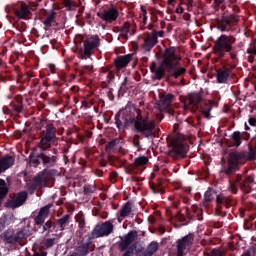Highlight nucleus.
I'll use <instances>...</instances> for the list:
<instances>
[{"label": "nucleus", "instance_id": "obj_55", "mask_svg": "<svg viewBox=\"0 0 256 256\" xmlns=\"http://www.w3.org/2000/svg\"><path fill=\"white\" fill-rule=\"evenodd\" d=\"M84 69H89V71H91V69H93V67H91V66H84Z\"/></svg>", "mask_w": 256, "mask_h": 256}, {"label": "nucleus", "instance_id": "obj_43", "mask_svg": "<svg viewBox=\"0 0 256 256\" xmlns=\"http://www.w3.org/2000/svg\"><path fill=\"white\" fill-rule=\"evenodd\" d=\"M230 189H231L232 193H237V190L235 189V184H231Z\"/></svg>", "mask_w": 256, "mask_h": 256}, {"label": "nucleus", "instance_id": "obj_36", "mask_svg": "<svg viewBox=\"0 0 256 256\" xmlns=\"http://www.w3.org/2000/svg\"><path fill=\"white\" fill-rule=\"evenodd\" d=\"M117 143H119V140H113V141H111V142L107 145L106 149H113V147H115V146L117 145Z\"/></svg>", "mask_w": 256, "mask_h": 256}, {"label": "nucleus", "instance_id": "obj_20", "mask_svg": "<svg viewBox=\"0 0 256 256\" xmlns=\"http://www.w3.org/2000/svg\"><path fill=\"white\" fill-rule=\"evenodd\" d=\"M30 13L31 12L29 11V7L25 4H21L20 9L15 10V14L18 17V19H27Z\"/></svg>", "mask_w": 256, "mask_h": 256}, {"label": "nucleus", "instance_id": "obj_23", "mask_svg": "<svg viewBox=\"0 0 256 256\" xmlns=\"http://www.w3.org/2000/svg\"><path fill=\"white\" fill-rule=\"evenodd\" d=\"M147 163H149V158H147V156H139L134 160V165L136 167H143V165H147Z\"/></svg>", "mask_w": 256, "mask_h": 256}, {"label": "nucleus", "instance_id": "obj_58", "mask_svg": "<svg viewBox=\"0 0 256 256\" xmlns=\"http://www.w3.org/2000/svg\"><path fill=\"white\" fill-rule=\"evenodd\" d=\"M160 37L163 35V32H159Z\"/></svg>", "mask_w": 256, "mask_h": 256}, {"label": "nucleus", "instance_id": "obj_8", "mask_svg": "<svg viewBox=\"0 0 256 256\" xmlns=\"http://www.w3.org/2000/svg\"><path fill=\"white\" fill-rule=\"evenodd\" d=\"M113 232V224L111 222H105L100 226H96L92 232L93 237H105Z\"/></svg>", "mask_w": 256, "mask_h": 256}, {"label": "nucleus", "instance_id": "obj_28", "mask_svg": "<svg viewBox=\"0 0 256 256\" xmlns=\"http://www.w3.org/2000/svg\"><path fill=\"white\" fill-rule=\"evenodd\" d=\"M46 181H47V174H45V173L40 174L36 178V185L43 187L45 185Z\"/></svg>", "mask_w": 256, "mask_h": 256}, {"label": "nucleus", "instance_id": "obj_40", "mask_svg": "<svg viewBox=\"0 0 256 256\" xmlns=\"http://www.w3.org/2000/svg\"><path fill=\"white\" fill-rule=\"evenodd\" d=\"M147 13V11L145 10V8H141V17H143V21H145V19H147V16H145V14Z\"/></svg>", "mask_w": 256, "mask_h": 256}, {"label": "nucleus", "instance_id": "obj_30", "mask_svg": "<svg viewBox=\"0 0 256 256\" xmlns=\"http://www.w3.org/2000/svg\"><path fill=\"white\" fill-rule=\"evenodd\" d=\"M131 213V205L126 204L123 206V208L120 210L121 217H127Z\"/></svg>", "mask_w": 256, "mask_h": 256}, {"label": "nucleus", "instance_id": "obj_38", "mask_svg": "<svg viewBox=\"0 0 256 256\" xmlns=\"http://www.w3.org/2000/svg\"><path fill=\"white\" fill-rule=\"evenodd\" d=\"M133 145L134 147H139V135L134 136Z\"/></svg>", "mask_w": 256, "mask_h": 256}, {"label": "nucleus", "instance_id": "obj_51", "mask_svg": "<svg viewBox=\"0 0 256 256\" xmlns=\"http://www.w3.org/2000/svg\"><path fill=\"white\" fill-rule=\"evenodd\" d=\"M216 5H221L223 3V0H215Z\"/></svg>", "mask_w": 256, "mask_h": 256}, {"label": "nucleus", "instance_id": "obj_4", "mask_svg": "<svg viewBox=\"0 0 256 256\" xmlns=\"http://www.w3.org/2000/svg\"><path fill=\"white\" fill-rule=\"evenodd\" d=\"M99 47V38L97 36H90L84 42V54L80 55L81 59H86V57H91L93 55V51Z\"/></svg>", "mask_w": 256, "mask_h": 256}, {"label": "nucleus", "instance_id": "obj_37", "mask_svg": "<svg viewBox=\"0 0 256 256\" xmlns=\"http://www.w3.org/2000/svg\"><path fill=\"white\" fill-rule=\"evenodd\" d=\"M210 256H223V254H221V250L214 249V250H212Z\"/></svg>", "mask_w": 256, "mask_h": 256}, {"label": "nucleus", "instance_id": "obj_48", "mask_svg": "<svg viewBox=\"0 0 256 256\" xmlns=\"http://www.w3.org/2000/svg\"><path fill=\"white\" fill-rule=\"evenodd\" d=\"M85 191H87V193H93L95 191V187H92L91 190H87V188H85Z\"/></svg>", "mask_w": 256, "mask_h": 256}, {"label": "nucleus", "instance_id": "obj_7", "mask_svg": "<svg viewBox=\"0 0 256 256\" xmlns=\"http://www.w3.org/2000/svg\"><path fill=\"white\" fill-rule=\"evenodd\" d=\"M189 151V146L181 139H176L172 143V153H175L178 157H185Z\"/></svg>", "mask_w": 256, "mask_h": 256}, {"label": "nucleus", "instance_id": "obj_42", "mask_svg": "<svg viewBox=\"0 0 256 256\" xmlns=\"http://www.w3.org/2000/svg\"><path fill=\"white\" fill-rule=\"evenodd\" d=\"M51 225L52 223L51 222H47L44 226V229L47 230V229H51Z\"/></svg>", "mask_w": 256, "mask_h": 256}, {"label": "nucleus", "instance_id": "obj_21", "mask_svg": "<svg viewBox=\"0 0 256 256\" xmlns=\"http://www.w3.org/2000/svg\"><path fill=\"white\" fill-rule=\"evenodd\" d=\"M135 237H137V232H130V233H128L127 236L124 237V239L121 242L122 249H127V246L130 243H133V241H135Z\"/></svg>", "mask_w": 256, "mask_h": 256}, {"label": "nucleus", "instance_id": "obj_26", "mask_svg": "<svg viewBox=\"0 0 256 256\" xmlns=\"http://www.w3.org/2000/svg\"><path fill=\"white\" fill-rule=\"evenodd\" d=\"M51 141H53L52 138H47V136H43L40 141L41 149H49V147H51Z\"/></svg>", "mask_w": 256, "mask_h": 256}, {"label": "nucleus", "instance_id": "obj_14", "mask_svg": "<svg viewBox=\"0 0 256 256\" xmlns=\"http://www.w3.org/2000/svg\"><path fill=\"white\" fill-rule=\"evenodd\" d=\"M173 101V96L171 94L162 96L158 103L159 111H167Z\"/></svg>", "mask_w": 256, "mask_h": 256}, {"label": "nucleus", "instance_id": "obj_50", "mask_svg": "<svg viewBox=\"0 0 256 256\" xmlns=\"http://www.w3.org/2000/svg\"><path fill=\"white\" fill-rule=\"evenodd\" d=\"M242 256H253V254H251V251H248V252L244 253Z\"/></svg>", "mask_w": 256, "mask_h": 256}, {"label": "nucleus", "instance_id": "obj_56", "mask_svg": "<svg viewBox=\"0 0 256 256\" xmlns=\"http://www.w3.org/2000/svg\"><path fill=\"white\" fill-rule=\"evenodd\" d=\"M79 225H80V227H83V225H85V222H83V220H82L79 222Z\"/></svg>", "mask_w": 256, "mask_h": 256}, {"label": "nucleus", "instance_id": "obj_60", "mask_svg": "<svg viewBox=\"0 0 256 256\" xmlns=\"http://www.w3.org/2000/svg\"><path fill=\"white\" fill-rule=\"evenodd\" d=\"M2 225L0 224V229H1Z\"/></svg>", "mask_w": 256, "mask_h": 256}, {"label": "nucleus", "instance_id": "obj_22", "mask_svg": "<svg viewBox=\"0 0 256 256\" xmlns=\"http://www.w3.org/2000/svg\"><path fill=\"white\" fill-rule=\"evenodd\" d=\"M43 136L49 139H55V126L49 124L46 128V131L43 132Z\"/></svg>", "mask_w": 256, "mask_h": 256}, {"label": "nucleus", "instance_id": "obj_29", "mask_svg": "<svg viewBox=\"0 0 256 256\" xmlns=\"http://www.w3.org/2000/svg\"><path fill=\"white\" fill-rule=\"evenodd\" d=\"M210 111H211V101H207L205 102V106L202 107V113L205 117L209 118Z\"/></svg>", "mask_w": 256, "mask_h": 256}, {"label": "nucleus", "instance_id": "obj_53", "mask_svg": "<svg viewBox=\"0 0 256 256\" xmlns=\"http://www.w3.org/2000/svg\"><path fill=\"white\" fill-rule=\"evenodd\" d=\"M176 13H183V8L176 9Z\"/></svg>", "mask_w": 256, "mask_h": 256}, {"label": "nucleus", "instance_id": "obj_17", "mask_svg": "<svg viewBox=\"0 0 256 256\" xmlns=\"http://www.w3.org/2000/svg\"><path fill=\"white\" fill-rule=\"evenodd\" d=\"M15 163V158L13 156H6L0 160V173L7 171L9 167H13Z\"/></svg>", "mask_w": 256, "mask_h": 256}, {"label": "nucleus", "instance_id": "obj_35", "mask_svg": "<svg viewBox=\"0 0 256 256\" xmlns=\"http://www.w3.org/2000/svg\"><path fill=\"white\" fill-rule=\"evenodd\" d=\"M7 187L2 186L0 187V199H3V197H5V195H7ZM0 206H1V201H0Z\"/></svg>", "mask_w": 256, "mask_h": 256}, {"label": "nucleus", "instance_id": "obj_16", "mask_svg": "<svg viewBox=\"0 0 256 256\" xmlns=\"http://www.w3.org/2000/svg\"><path fill=\"white\" fill-rule=\"evenodd\" d=\"M157 44V34H150L144 39L143 49L145 51H151Z\"/></svg>", "mask_w": 256, "mask_h": 256}, {"label": "nucleus", "instance_id": "obj_6", "mask_svg": "<svg viewBox=\"0 0 256 256\" xmlns=\"http://www.w3.org/2000/svg\"><path fill=\"white\" fill-rule=\"evenodd\" d=\"M42 161L46 167H51L55 163L54 156H46L45 154H41L40 156H32L30 155V165L31 167H37L39 162Z\"/></svg>", "mask_w": 256, "mask_h": 256}, {"label": "nucleus", "instance_id": "obj_27", "mask_svg": "<svg viewBox=\"0 0 256 256\" xmlns=\"http://www.w3.org/2000/svg\"><path fill=\"white\" fill-rule=\"evenodd\" d=\"M229 198L225 197L224 195L220 194L216 197L217 205H229Z\"/></svg>", "mask_w": 256, "mask_h": 256}, {"label": "nucleus", "instance_id": "obj_45", "mask_svg": "<svg viewBox=\"0 0 256 256\" xmlns=\"http://www.w3.org/2000/svg\"><path fill=\"white\" fill-rule=\"evenodd\" d=\"M248 53L251 54H255L256 53V49L252 48V49H248Z\"/></svg>", "mask_w": 256, "mask_h": 256}, {"label": "nucleus", "instance_id": "obj_57", "mask_svg": "<svg viewBox=\"0 0 256 256\" xmlns=\"http://www.w3.org/2000/svg\"><path fill=\"white\" fill-rule=\"evenodd\" d=\"M231 57H232V59H235L236 56H235V54H231Z\"/></svg>", "mask_w": 256, "mask_h": 256}, {"label": "nucleus", "instance_id": "obj_3", "mask_svg": "<svg viewBox=\"0 0 256 256\" xmlns=\"http://www.w3.org/2000/svg\"><path fill=\"white\" fill-rule=\"evenodd\" d=\"M235 39L231 36L222 35L215 42V51L219 57H225L233 49Z\"/></svg>", "mask_w": 256, "mask_h": 256}, {"label": "nucleus", "instance_id": "obj_2", "mask_svg": "<svg viewBox=\"0 0 256 256\" xmlns=\"http://www.w3.org/2000/svg\"><path fill=\"white\" fill-rule=\"evenodd\" d=\"M132 124L134 125L136 131L139 133H143L145 137H151L156 131L155 122L153 120H149V118H143L141 116H137L132 119Z\"/></svg>", "mask_w": 256, "mask_h": 256}, {"label": "nucleus", "instance_id": "obj_31", "mask_svg": "<svg viewBox=\"0 0 256 256\" xmlns=\"http://www.w3.org/2000/svg\"><path fill=\"white\" fill-rule=\"evenodd\" d=\"M67 223H69V216H64L62 217L59 221H58V225L60 227V229L63 231V229H65V227L67 226Z\"/></svg>", "mask_w": 256, "mask_h": 256}, {"label": "nucleus", "instance_id": "obj_47", "mask_svg": "<svg viewBox=\"0 0 256 256\" xmlns=\"http://www.w3.org/2000/svg\"><path fill=\"white\" fill-rule=\"evenodd\" d=\"M0 187H5V180L0 179Z\"/></svg>", "mask_w": 256, "mask_h": 256}, {"label": "nucleus", "instance_id": "obj_19", "mask_svg": "<svg viewBox=\"0 0 256 256\" xmlns=\"http://www.w3.org/2000/svg\"><path fill=\"white\" fill-rule=\"evenodd\" d=\"M230 75H231V71L227 68L219 70L217 72V81L219 83H227V81H229Z\"/></svg>", "mask_w": 256, "mask_h": 256}, {"label": "nucleus", "instance_id": "obj_1", "mask_svg": "<svg viewBox=\"0 0 256 256\" xmlns=\"http://www.w3.org/2000/svg\"><path fill=\"white\" fill-rule=\"evenodd\" d=\"M181 61V57L175 53V48H168L164 52L163 61L160 66H156L155 63H152L150 66L151 72L154 73L155 79H162L163 75H165V71L167 73H171L175 79L181 77V75H185V67L177 68L179 62Z\"/></svg>", "mask_w": 256, "mask_h": 256}, {"label": "nucleus", "instance_id": "obj_59", "mask_svg": "<svg viewBox=\"0 0 256 256\" xmlns=\"http://www.w3.org/2000/svg\"><path fill=\"white\" fill-rule=\"evenodd\" d=\"M155 193H159V190L155 191Z\"/></svg>", "mask_w": 256, "mask_h": 256}, {"label": "nucleus", "instance_id": "obj_5", "mask_svg": "<svg viewBox=\"0 0 256 256\" xmlns=\"http://www.w3.org/2000/svg\"><path fill=\"white\" fill-rule=\"evenodd\" d=\"M200 101H203V98L199 94H189L184 100V107L192 113H195Z\"/></svg>", "mask_w": 256, "mask_h": 256}, {"label": "nucleus", "instance_id": "obj_52", "mask_svg": "<svg viewBox=\"0 0 256 256\" xmlns=\"http://www.w3.org/2000/svg\"><path fill=\"white\" fill-rule=\"evenodd\" d=\"M177 0H168V5H173Z\"/></svg>", "mask_w": 256, "mask_h": 256}, {"label": "nucleus", "instance_id": "obj_12", "mask_svg": "<svg viewBox=\"0 0 256 256\" xmlns=\"http://www.w3.org/2000/svg\"><path fill=\"white\" fill-rule=\"evenodd\" d=\"M245 155L239 152H232L229 158L230 169H235V166L243 164Z\"/></svg>", "mask_w": 256, "mask_h": 256}, {"label": "nucleus", "instance_id": "obj_49", "mask_svg": "<svg viewBox=\"0 0 256 256\" xmlns=\"http://www.w3.org/2000/svg\"><path fill=\"white\" fill-rule=\"evenodd\" d=\"M231 21L237 22V16L231 15Z\"/></svg>", "mask_w": 256, "mask_h": 256}, {"label": "nucleus", "instance_id": "obj_9", "mask_svg": "<svg viewBox=\"0 0 256 256\" xmlns=\"http://www.w3.org/2000/svg\"><path fill=\"white\" fill-rule=\"evenodd\" d=\"M97 16L106 23H113V21H117V17H119V11H117L115 8H111L102 12H98Z\"/></svg>", "mask_w": 256, "mask_h": 256}, {"label": "nucleus", "instance_id": "obj_18", "mask_svg": "<svg viewBox=\"0 0 256 256\" xmlns=\"http://www.w3.org/2000/svg\"><path fill=\"white\" fill-rule=\"evenodd\" d=\"M130 61H131L130 54L126 56H121L115 60V66L117 67V69H123V67H127Z\"/></svg>", "mask_w": 256, "mask_h": 256}, {"label": "nucleus", "instance_id": "obj_39", "mask_svg": "<svg viewBox=\"0 0 256 256\" xmlns=\"http://www.w3.org/2000/svg\"><path fill=\"white\" fill-rule=\"evenodd\" d=\"M53 245V239H47L45 241V247H51Z\"/></svg>", "mask_w": 256, "mask_h": 256}, {"label": "nucleus", "instance_id": "obj_13", "mask_svg": "<svg viewBox=\"0 0 256 256\" xmlns=\"http://www.w3.org/2000/svg\"><path fill=\"white\" fill-rule=\"evenodd\" d=\"M132 35H135V26L129 22H125L121 28L120 36L124 39H129Z\"/></svg>", "mask_w": 256, "mask_h": 256}, {"label": "nucleus", "instance_id": "obj_25", "mask_svg": "<svg viewBox=\"0 0 256 256\" xmlns=\"http://www.w3.org/2000/svg\"><path fill=\"white\" fill-rule=\"evenodd\" d=\"M251 181H253V179L249 178L248 180L241 182L237 185H239V187L242 189V191H244V193H249V191H251Z\"/></svg>", "mask_w": 256, "mask_h": 256}, {"label": "nucleus", "instance_id": "obj_33", "mask_svg": "<svg viewBox=\"0 0 256 256\" xmlns=\"http://www.w3.org/2000/svg\"><path fill=\"white\" fill-rule=\"evenodd\" d=\"M157 249H159V245L155 242H152L148 247L149 254L153 255V253H155V251H157Z\"/></svg>", "mask_w": 256, "mask_h": 256}, {"label": "nucleus", "instance_id": "obj_41", "mask_svg": "<svg viewBox=\"0 0 256 256\" xmlns=\"http://www.w3.org/2000/svg\"><path fill=\"white\" fill-rule=\"evenodd\" d=\"M66 7H68L69 9H71V7H73V1H71V0H66Z\"/></svg>", "mask_w": 256, "mask_h": 256}, {"label": "nucleus", "instance_id": "obj_44", "mask_svg": "<svg viewBox=\"0 0 256 256\" xmlns=\"http://www.w3.org/2000/svg\"><path fill=\"white\" fill-rule=\"evenodd\" d=\"M255 123H256V119L255 118H250L249 119V124L250 125H255Z\"/></svg>", "mask_w": 256, "mask_h": 256}, {"label": "nucleus", "instance_id": "obj_15", "mask_svg": "<svg viewBox=\"0 0 256 256\" xmlns=\"http://www.w3.org/2000/svg\"><path fill=\"white\" fill-rule=\"evenodd\" d=\"M49 209H51V204H48L40 209L38 216L35 218L36 225H41V223H45V219L49 215Z\"/></svg>", "mask_w": 256, "mask_h": 256}, {"label": "nucleus", "instance_id": "obj_54", "mask_svg": "<svg viewBox=\"0 0 256 256\" xmlns=\"http://www.w3.org/2000/svg\"><path fill=\"white\" fill-rule=\"evenodd\" d=\"M82 107H85V109H87V102L83 101L82 102Z\"/></svg>", "mask_w": 256, "mask_h": 256}, {"label": "nucleus", "instance_id": "obj_46", "mask_svg": "<svg viewBox=\"0 0 256 256\" xmlns=\"http://www.w3.org/2000/svg\"><path fill=\"white\" fill-rule=\"evenodd\" d=\"M23 237H25V234H23V232H19L18 239H23Z\"/></svg>", "mask_w": 256, "mask_h": 256}, {"label": "nucleus", "instance_id": "obj_11", "mask_svg": "<svg viewBox=\"0 0 256 256\" xmlns=\"http://www.w3.org/2000/svg\"><path fill=\"white\" fill-rule=\"evenodd\" d=\"M193 243V235H188L178 241L177 249L178 256H183L185 249H187Z\"/></svg>", "mask_w": 256, "mask_h": 256}, {"label": "nucleus", "instance_id": "obj_10", "mask_svg": "<svg viewBox=\"0 0 256 256\" xmlns=\"http://www.w3.org/2000/svg\"><path fill=\"white\" fill-rule=\"evenodd\" d=\"M27 201V192H21L17 196H14L11 200L6 203V207L9 209H17L21 207Z\"/></svg>", "mask_w": 256, "mask_h": 256}, {"label": "nucleus", "instance_id": "obj_32", "mask_svg": "<svg viewBox=\"0 0 256 256\" xmlns=\"http://www.w3.org/2000/svg\"><path fill=\"white\" fill-rule=\"evenodd\" d=\"M232 138L234 140V143L236 147H239L241 145V133L240 132H234L232 135Z\"/></svg>", "mask_w": 256, "mask_h": 256}, {"label": "nucleus", "instance_id": "obj_24", "mask_svg": "<svg viewBox=\"0 0 256 256\" xmlns=\"http://www.w3.org/2000/svg\"><path fill=\"white\" fill-rule=\"evenodd\" d=\"M214 197H215V191H213L211 189H208L205 192V195H204V205H205V207H207V204L210 203V201L212 199H214Z\"/></svg>", "mask_w": 256, "mask_h": 256}, {"label": "nucleus", "instance_id": "obj_34", "mask_svg": "<svg viewBox=\"0 0 256 256\" xmlns=\"http://www.w3.org/2000/svg\"><path fill=\"white\" fill-rule=\"evenodd\" d=\"M54 15L51 14L50 16L47 17V19L44 21V25L47 28L51 27V23H53Z\"/></svg>", "mask_w": 256, "mask_h": 256}]
</instances>
